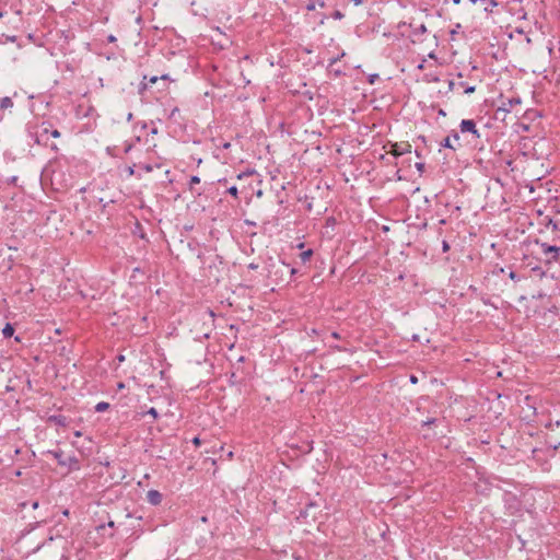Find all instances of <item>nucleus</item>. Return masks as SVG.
Instances as JSON below:
<instances>
[{
  "label": "nucleus",
  "instance_id": "obj_1",
  "mask_svg": "<svg viewBox=\"0 0 560 560\" xmlns=\"http://www.w3.org/2000/svg\"><path fill=\"white\" fill-rule=\"evenodd\" d=\"M48 454L52 455L60 466L68 467L70 470L80 469L79 459L75 456L65 458L61 450L49 451Z\"/></svg>",
  "mask_w": 560,
  "mask_h": 560
},
{
  "label": "nucleus",
  "instance_id": "obj_2",
  "mask_svg": "<svg viewBox=\"0 0 560 560\" xmlns=\"http://www.w3.org/2000/svg\"><path fill=\"white\" fill-rule=\"evenodd\" d=\"M537 244H539L541 254L545 257V260L547 264L557 262L560 257V246L556 245H549L547 243H539V241H536Z\"/></svg>",
  "mask_w": 560,
  "mask_h": 560
},
{
  "label": "nucleus",
  "instance_id": "obj_3",
  "mask_svg": "<svg viewBox=\"0 0 560 560\" xmlns=\"http://www.w3.org/2000/svg\"><path fill=\"white\" fill-rule=\"evenodd\" d=\"M49 132V129L47 127L44 126V124L42 125V130L40 131H33V128H28L27 130V135L28 137L36 143V144H44V145H47V135Z\"/></svg>",
  "mask_w": 560,
  "mask_h": 560
},
{
  "label": "nucleus",
  "instance_id": "obj_4",
  "mask_svg": "<svg viewBox=\"0 0 560 560\" xmlns=\"http://www.w3.org/2000/svg\"><path fill=\"white\" fill-rule=\"evenodd\" d=\"M459 127H460L462 132H470L476 138L480 137V133H479L478 129L476 128V124L471 119H463Z\"/></svg>",
  "mask_w": 560,
  "mask_h": 560
},
{
  "label": "nucleus",
  "instance_id": "obj_5",
  "mask_svg": "<svg viewBox=\"0 0 560 560\" xmlns=\"http://www.w3.org/2000/svg\"><path fill=\"white\" fill-rule=\"evenodd\" d=\"M395 156H400L411 152V145L407 142L394 143L389 151Z\"/></svg>",
  "mask_w": 560,
  "mask_h": 560
},
{
  "label": "nucleus",
  "instance_id": "obj_6",
  "mask_svg": "<svg viewBox=\"0 0 560 560\" xmlns=\"http://www.w3.org/2000/svg\"><path fill=\"white\" fill-rule=\"evenodd\" d=\"M459 135L458 132L454 131L451 136L446 137L441 145L444 147V148H448V149H452V150H456L457 147H459Z\"/></svg>",
  "mask_w": 560,
  "mask_h": 560
},
{
  "label": "nucleus",
  "instance_id": "obj_7",
  "mask_svg": "<svg viewBox=\"0 0 560 560\" xmlns=\"http://www.w3.org/2000/svg\"><path fill=\"white\" fill-rule=\"evenodd\" d=\"M520 104H521L520 97L508 98L505 101H502L501 105L498 108V112L502 110V112L509 113L513 106L520 105Z\"/></svg>",
  "mask_w": 560,
  "mask_h": 560
},
{
  "label": "nucleus",
  "instance_id": "obj_8",
  "mask_svg": "<svg viewBox=\"0 0 560 560\" xmlns=\"http://www.w3.org/2000/svg\"><path fill=\"white\" fill-rule=\"evenodd\" d=\"M147 499L152 505H159L162 502V494L158 490H149Z\"/></svg>",
  "mask_w": 560,
  "mask_h": 560
},
{
  "label": "nucleus",
  "instance_id": "obj_9",
  "mask_svg": "<svg viewBox=\"0 0 560 560\" xmlns=\"http://www.w3.org/2000/svg\"><path fill=\"white\" fill-rule=\"evenodd\" d=\"M13 107V101L9 96H4L0 100V109L5 110Z\"/></svg>",
  "mask_w": 560,
  "mask_h": 560
},
{
  "label": "nucleus",
  "instance_id": "obj_10",
  "mask_svg": "<svg viewBox=\"0 0 560 560\" xmlns=\"http://www.w3.org/2000/svg\"><path fill=\"white\" fill-rule=\"evenodd\" d=\"M316 7L324 8L325 7L324 1L323 0H310L308 3L306 4V9L308 11L315 10Z\"/></svg>",
  "mask_w": 560,
  "mask_h": 560
},
{
  "label": "nucleus",
  "instance_id": "obj_11",
  "mask_svg": "<svg viewBox=\"0 0 560 560\" xmlns=\"http://www.w3.org/2000/svg\"><path fill=\"white\" fill-rule=\"evenodd\" d=\"M313 256V250L312 249H307V250H304L300 254V259L302 262H306L311 259V257Z\"/></svg>",
  "mask_w": 560,
  "mask_h": 560
},
{
  "label": "nucleus",
  "instance_id": "obj_12",
  "mask_svg": "<svg viewBox=\"0 0 560 560\" xmlns=\"http://www.w3.org/2000/svg\"><path fill=\"white\" fill-rule=\"evenodd\" d=\"M49 420L55 422L57 425H66V417L63 416H52Z\"/></svg>",
  "mask_w": 560,
  "mask_h": 560
},
{
  "label": "nucleus",
  "instance_id": "obj_13",
  "mask_svg": "<svg viewBox=\"0 0 560 560\" xmlns=\"http://www.w3.org/2000/svg\"><path fill=\"white\" fill-rule=\"evenodd\" d=\"M14 332V328L11 324H7L2 330V334L5 338L11 337Z\"/></svg>",
  "mask_w": 560,
  "mask_h": 560
},
{
  "label": "nucleus",
  "instance_id": "obj_14",
  "mask_svg": "<svg viewBox=\"0 0 560 560\" xmlns=\"http://www.w3.org/2000/svg\"><path fill=\"white\" fill-rule=\"evenodd\" d=\"M108 407H109L108 402L101 401V402L96 404L95 411L96 412H103V411L107 410Z\"/></svg>",
  "mask_w": 560,
  "mask_h": 560
},
{
  "label": "nucleus",
  "instance_id": "obj_15",
  "mask_svg": "<svg viewBox=\"0 0 560 560\" xmlns=\"http://www.w3.org/2000/svg\"><path fill=\"white\" fill-rule=\"evenodd\" d=\"M200 183V178L198 176H191L189 180V188L192 190L194 186Z\"/></svg>",
  "mask_w": 560,
  "mask_h": 560
},
{
  "label": "nucleus",
  "instance_id": "obj_16",
  "mask_svg": "<svg viewBox=\"0 0 560 560\" xmlns=\"http://www.w3.org/2000/svg\"><path fill=\"white\" fill-rule=\"evenodd\" d=\"M148 415L152 416L154 420L159 417L158 410L153 407L148 410Z\"/></svg>",
  "mask_w": 560,
  "mask_h": 560
},
{
  "label": "nucleus",
  "instance_id": "obj_17",
  "mask_svg": "<svg viewBox=\"0 0 560 560\" xmlns=\"http://www.w3.org/2000/svg\"><path fill=\"white\" fill-rule=\"evenodd\" d=\"M228 192H229L230 195L234 196V197H237V192H238L237 187H235V186L230 187V188L228 189Z\"/></svg>",
  "mask_w": 560,
  "mask_h": 560
},
{
  "label": "nucleus",
  "instance_id": "obj_18",
  "mask_svg": "<svg viewBox=\"0 0 560 560\" xmlns=\"http://www.w3.org/2000/svg\"><path fill=\"white\" fill-rule=\"evenodd\" d=\"M509 278H510L511 280H513V281H518V280H520V277H518V276H517V273H516V272H514L513 270H511V271L509 272Z\"/></svg>",
  "mask_w": 560,
  "mask_h": 560
},
{
  "label": "nucleus",
  "instance_id": "obj_19",
  "mask_svg": "<svg viewBox=\"0 0 560 560\" xmlns=\"http://www.w3.org/2000/svg\"><path fill=\"white\" fill-rule=\"evenodd\" d=\"M334 19L340 20L343 18V14L340 11H335L332 14Z\"/></svg>",
  "mask_w": 560,
  "mask_h": 560
},
{
  "label": "nucleus",
  "instance_id": "obj_20",
  "mask_svg": "<svg viewBox=\"0 0 560 560\" xmlns=\"http://www.w3.org/2000/svg\"><path fill=\"white\" fill-rule=\"evenodd\" d=\"M442 249H443L444 253L450 250V245H448V243L446 241L442 242Z\"/></svg>",
  "mask_w": 560,
  "mask_h": 560
},
{
  "label": "nucleus",
  "instance_id": "obj_21",
  "mask_svg": "<svg viewBox=\"0 0 560 560\" xmlns=\"http://www.w3.org/2000/svg\"><path fill=\"white\" fill-rule=\"evenodd\" d=\"M416 168L419 172H423L424 171V163H421V162L416 163Z\"/></svg>",
  "mask_w": 560,
  "mask_h": 560
},
{
  "label": "nucleus",
  "instance_id": "obj_22",
  "mask_svg": "<svg viewBox=\"0 0 560 560\" xmlns=\"http://www.w3.org/2000/svg\"><path fill=\"white\" fill-rule=\"evenodd\" d=\"M551 225L553 230H558V223L552 221L551 219L549 220L547 226Z\"/></svg>",
  "mask_w": 560,
  "mask_h": 560
},
{
  "label": "nucleus",
  "instance_id": "obj_23",
  "mask_svg": "<svg viewBox=\"0 0 560 560\" xmlns=\"http://www.w3.org/2000/svg\"><path fill=\"white\" fill-rule=\"evenodd\" d=\"M435 421H436V420H435L434 418L429 419V420H427V421H424V422H423V425H431V424H433Z\"/></svg>",
  "mask_w": 560,
  "mask_h": 560
},
{
  "label": "nucleus",
  "instance_id": "obj_24",
  "mask_svg": "<svg viewBox=\"0 0 560 560\" xmlns=\"http://www.w3.org/2000/svg\"><path fill=\"white\" fill-rule=\"evenodd\" d=\"M476 90L475 86H468L466 90H465V93L469 94V93H474Z\"/></svg>",
  "mask_w": 560,
  "mask_h": 560
},
{
  "label": "nucleus",
  "instance_id": "obj_25",
  "mask_svg": "<svg viewBox=\"0 0 560 560\" xmlns=\"http://www.w3.org/2000/svg\"><path fill=\"white\" fill-rule=\"evenodd\" d=\"M51 136L54 138H59L60 137V132L57 129H55V130L51 131Z\"/></svg>",
  "mask_w": 560,
  "mask_h": 560
},
{
  "label": "nucleus",
  "instance_id": "obj_26",
  "mask_svg": "<svg viewBox=\"0 0 560 560\" xmlns=\"http://www.w3.org/2000/svg\"><path fill=\"white\" fill-rule=\"evenodd\" d=\"M142 168H143L145 172H148V173H149V172H152V170H153V168H152V166H151V165H149V164L143 165V166H142Z\"/></svg>",
  "mask_w": 560,
  "mask_h": 560
},
{
  "label": "nucleus",
  "instance_id": "obj_27",
  "mask_svg": "<svg viewBox=\"0 0 560 560\" xmlns=\"http://www.w3.org/2000/svg\"><path fill=\"white\" fill-rule=\"evenodd\" d=\"M192 443H194L196 446H198V445H200L201 441H200V439H199L198 436H196V438H194V439H192Z\"/></svg>",
  "mask_w": 560,
  "mask_h": 560
},
{
  "label": "nucleus",
  "instance_id": "obj_28",
  "mask_svg": "<svg viewBox=\"0 0 560 560\" xmlns=\"http://www.w3.org/2000/svg\"><path fill=\"white\" fill-rule=\"evenodd\" d=\"M334 339H340V335L337 331L331 332L330 335Z\"/></svg>",
  "mask_w": 560,
  "mask_h": 560
},
{
  "label": "nucleus",
  "instance_id": "obj_29",
  "mask_svg": "<svg viewBox=\"0 0 560 560\" xmlns=\"http://www.w3.org/2000/svg\"><path fill=\"white\" fill-rule=\"evenodd\" d=\"M156 81H158V77H152V78H150L149 83L154 84Z\"/></svg>",
  "mask_w": 560,
  "mask_h": 560
},
{
  "label": "nucleus",
  "instance_id": "obj_30",
  "mask_svg": "<svg viewBox=\"0 0 560 560\" xmlns=\"http://www.w3.org/2000/svg\"><path fill=\"white\" fill-rule=\"evenodd\" d=\"M331 348H334L335 350L337 351H343L345 349L341 348L340 346H330Z\"/></svg>",
  "mask_w": 560,
  "mask_h": 560
},
{
  "label": "nucleus",
  "instance_id": "obj_31",
  "mask_svg": "<svg viewBox=\"0 0 560 560\" xmlns=\"http://www.w3.org/2000/svg\"><path fill=\"white\" fill-rule=\"evenodd\" d=\"M355 5H359L363 2V0H352Z\"/></svg>",
  "mask_w": 560,
  "mask_h": 560
},
{
  "label": "nucleus",
  "instance_id": "obj_32",
  "mask_svg": "<svg viewBox=\"0 0 560 560\" xmlns=\"http://www.w3.org/2000/svg\"><path fill=\"white\" fill-rule=\"evenodd\" d=\"M375 78H377V74H373V75H371L370 82H371V83H373V82H374V80H375Z\"/></svg>",
  "mask_w": 560,
  "mask_h": 560
},
{
  "label": "nucleus",
  "instance_id": "obj_33",
  "mask_svg": "<svg viewBox=\"0 0 560 560\" xmlns=\"http://www.w3.org/2000/svg\"><path fill=\"white\" fill-rule=\"evenodd\" d=\"M410 381H411V383H417V377H416V376H413V375H411V376H410Z\"/></svg>",
  "mask_w": 560,
  "mask_h": 560
},
{
  "label": "nucleus",
  "instance_id": "obj_34",
  "mask_svg": "<svg viewBox=\"0 0 560 560\" xmlns=\"http://www.w3.org/2000/svg\"><path fill=\"white\" fill-rule=\"evenodd\" d=\"M117 387H118V389H122V388H125V384L124 383H118Z\"/></svg>",
  "mask_w": 560,
  "mask_h": 560
},
{
  "label": "nucleus",
  "instance_id": "obj_35",
  "mask_svg": "<svg viewBox=\"0 0 560 560\" xmlns=\"http://www.w3.org/2000/svg\"><path fill=\"white\" fill-rule=\"evenodd\" d=\"M497 4H498V3L495 2V0H491V1H490V7H491V8H492V7H495Z\"/></svg>",
  "mask_w": 560,
  "mask_h": 560
},
{
  "label": "nucleus",
  "instance_id": "obj_36",
  "mask_svg": "<svg viewBox=\"0 0 560 560\" xmlns=\"http://www.w3.org/2000/svg\"><path fill=\"white\" fill-rule=\"evenodd\" d=\"M82 435L81 431H75L74 436L80 438Z\"/></svg>",
  "mask_w": 560,
  "mask_h": 560
},
{
  "label": "nucleus",
  "instance_id": "obj_37",
  "mask_svg": "<svg viewBox=\"0 0 560 560\" xmlns=\"http://www.w3.org/2000/svg\"><path fill=\"white\" fill-rule=\"evenodd\" d=\"M108 40H109V42H115V40H116V38H115V36L110 35V36H108Z\"/></svg>",
  "mask_w": 560,
  "mask_h": 560
},
{
  "label": "nucleus",
  "instance_id": "obj_38",
  "mask_svg": "<svg viewBox=\"0 0 560 560\" xmlns=\"http://www.w3.org/2000/svg\"><path fill=\"white\" fill-rule=\"evenodd\" d=\"M108 527H114L115 526V523L113 521L108 522L107 524Z\"/></svg>",
  "mask_w": 560,
  "mask_h": 560
},
{
  "label": "nucleus",
  "instance_id": "obj_39",
  "mask_svg": "<svg viewBox=\"0 0 560 560\" xmlns=\"http://www.w3.org/2000/svg\"><path fill=\"white\" fill-rule=\"evenodd\" d=\"M32 506H33V509H37V506H38V502H37V501H35V502L32 504Z\"/></svg>",
  "mask_w": 560,
  "mask_h": 560
},
{
  "label": "nucleus",
  "instance_id": "obj_40",
  "mask_svg": "<svg viewBox=\"0 0 560 560\" xmlns=\"http://www.w3.org/2000/svg\"><path fill=\"white\" fill-rule=\"evenodd\" d=\"M50 148H51L52 150H55V151H57V150H58V148H57V145H56V144H51V145H50Z\"/></svg>",
  "mask_w": 560,
  "mask_h": 560
},
{
  "label": "nucleus",
  "instance_id": "obj_41",
  "mask_svg": "<svg viewBox=\"0 0 560 560\" xmlns=\"http://www.w3.org/2000/svg\"><path fill=\"white\" fill-rule=\"evenodd\" d=\"M498 272H499V273H504V272H505V270H504V268H500Z\"/></svg>",
  "mask_w": 560,
  "mask_h": 560
},
{
  "label": "nucleus",
  "instance_id": "obj_42",
  "mask_svg": "<svg viewBox=\"0 0 560 560\" xmlns=\"http://www.w3.org/2000/svg\"><path fill=\"white\" fill-rule=\"evenodd\" d=\"M291 275H296V270L294 268L291 269Z\"/></svg>",
  "mask_w": 560,
  "mask_h": 560
},
{
  "label": "nucleus",
  "instance_id": "obj_43",
  "mask_svg": "<svg viewBox=\"0 0 560 560\" xmlns=\"http://www.w3.org/2000/svg\"><path fill=\"white\" fill-rule=\"evenodd\" d=\"M460 0H453L454 4H459Z\"/></svg>",
  "mask_w": 560,
  "mask_h": 560
},
{
  "label": "nucleus",
  "instance_id": "obj_44",
  "mask_svg": "<svg viewBox=\"0 0 560 560\" xmlns=\"http://www.w3.org/2000/svg\"><path fill=\"white\" fill-rule=\"evenodd\" d=\"M249 268L255 269V268H256V266H255L254 264H250V265H249Z\"/></svg>",
  "mask_w": 560,
  "mask_h": 560
},
{
  "label": "nucleus",
  "instance_id": "obj_45",
  "mask_svg": "<svg viewBox=\"0 0 560 560\" xmlns=\"http://www.w3.org/2000/svg\"><path fill=\"white\" fill-rule=\"evenodd\" d=\"M421 32H425V26L424 25L421 26Z\"/></svg>",
  "mask_w": 560,
  "mask_h": 560
},
{
  "label": "nucleus",
  "instance_id": "obj_46",
  "mask_svg": "<svg viewBox=\"0 0 560 560\" xmlns=\"http://www.w3.org/2000/svg\"><path fill=\"white\" fill-rule=\"evenodd\" d=\"M485 11H491V9L489 7H486Z\"/></svg>",
  "mask_w": 560,
  "mask_h": 560
},
{
  "label": "nucleus",
  "instance_id": "obj_47",
  "mask_svg": "<svg viewBox=\"0 0 560 560\" xmlns=\"http://www.w3.org/2000/svg\"><path fill=\"white\" fill-rule=\"evenodd\" d=\"M128 172H129L130 174H132V173H133V170H132V168H128Z\"/></svg>",
  "mask_w": 560,
  "mask_h": 560
}]
</instances>
